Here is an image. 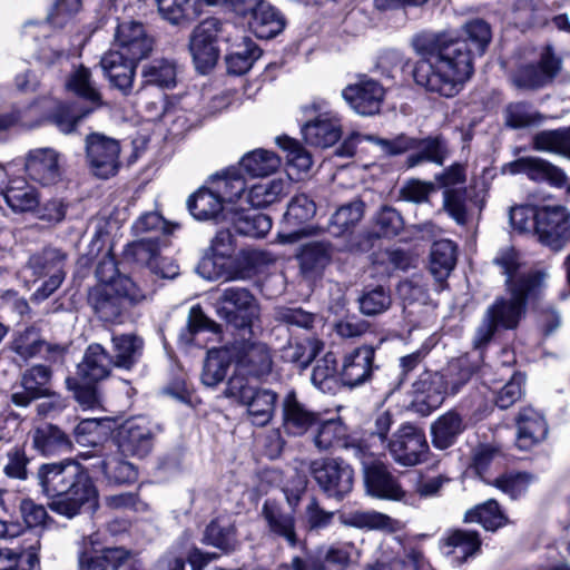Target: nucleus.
<instances>
[{
    "mask_svg": "<svg viewBox=\"0 0 570 570\" xmlns=\"http://www.w3.org/2000/svg\"><path fill=\"white\" fill-rule=\"evenodd\" d=\"M465 33L466 39L426 32L413 37L412 47L421 57L413 70L419 86L446 98L460 92L473 73V52L482 55L491 40L483 20L468 22Z\"/></svg>",
    "mask_w": 570,
    "mask_h": 570,
    "instance_id": "1",
    "label": "nucleus"
},
{
    "mask_svg": "<svg viewBox=\"0 0 570 570\" xmlns=\"http://www.w3.org/2000/svg\"><path fill=\"white\" fill-rule=\"evenodd\" d=\"M229 222L239 235L261 238L272 228V218L263 213H250L237 207H230L226 214Z\"/></svg>",
    "mask_w": 570,
    "mask_h": 570,
    "instance_id": "35",
    "label": "nucleus"
},
{
    "mask_svg": "<svg viewBox=\"0 0 570 570\" xmlns=\"http://www.w3.org/2000/svg\"><path fill=\"white\" fill-rule=\"evenodd\" d=\"M65 255L56 248H46L29 258V267L35 275L47 276L63 272Z\"/></svg>",
    "mask_w": 570,
    "mask_h": 570,
    "instance_id": "59",
    "label": "nucleus"
},
{
    "mask_svg": "<svg viewBox=\"0 0 570 570\" xmlns=\"http://www.w3.org/2000/svg\"><path fill=\"white\" fill-rule=\"evenodd\" d=\"M559 70L560 61L544 53L538 63L520 66L511 76V81L518 89L537 90L550 83Z\"/></svg>",
    "mask_w": 570,
    "mask_h": 570,
    "instance_id": "24",
    "label": "nucleus"
},
{
    "mask_svg": "<svg viewBox=\"0 0 570 570\" xmlns=\"http://www.w3.org/2000/svg\"><path fill=\"white\" fill-rule=\"evenodd\" d=\"M24 169L32 180L52 185L61 177L60 154L50 147L32 149L26 156Z\"/></svg>",
    "mask_w": 570,
    "mask_h": 570,
    "instance_id": "25",
    "label": "nucleus"
},
{
    "mask_svg": "<svg viewBox=\"0 0 570 570\" xmlns=\"http://www.w3.org/2000/svg\"><path fill=\"white\" fill-rule=\"evenodd\" d=\"M314 110L317 115L306 121L302 127V134L306 144L320 148H328L336 144L342 136L340 118L325 111V102H313L306 110Z\"/></svg>",
    "mask_w": 570,
    "mask_h": 570,
    "instance_id": "15",
    "label": "nucleus"
},
{
    "mask_svg": "<svg viewBox=\"0 0 570 570\" xmlns=\"http://www.w3.org/2000/svg\"><path fill=\"white\" fill-rule=\"evenodd\" d=\"M535 151L561 156L570 160V126L557 129H544L531 138Z\"/></svg>",
    "mask_w": 570,
    "mask_h": 570,
    "instance_id": "39",
    "label": "nucleus"
},
{
    "mask_svg": "<svg viewBox=\"0 0 570 570\" xmlns=\"http://www.w3.org/2000/svg\"><path fill=\"white\" fill-rule=\"evenodd\" d=\"M252 14L250 28L258 38H274L285 28L284 16L269 3L264 2Z\"/></svg>",
    "mask_w": 570,
    "mask_h": 570,
    "instance_id": "43",
    "label": "nucleus"
},
{
    "mask_svg": "<svg viewBox=\"0 0 570 570\" xmlns=\"http://www.w3.org/2000/svg\"><path fill=\"white\" fill-rule=\"evenodd\" d=\"M504 119L508 127L521 129L541 122L543 117L527 102H511L505 107Z\"/></svg>",
    "mask_w": 570,
    "mask_h": 570,
    "instance_id": "61",
    "label": "nucleus"
},
{
    "mask_svg": "<svg viewBox=\"0 0 570 570\" xmlns=\"http://www.w3.org/2000/svg\"><path fill=\"white\" fill-rule=\"evenodd\" d=\"M313 443L318 451H335L345 449L354 458L364 455L367 443L350 436L347 426L340 420L318 422Z\"/></svg>",
    "mask_w": 570,
    "mask_h": 570,
    "instance_id": "16",
    "label": "nucleus"
},
{
    "mask_svg": "<svg viewBox=\"0 0 570 570\" xmlns=\"http://www.w3.org/2000/svg\"><path fill=\"white\" fill-rule=\"evenodd\" d=\"M384 94V88L376 80L365 76L342 90L343 99L356 114L362 116L377 114L381 109Z\"/></svg>",
    "mask_w": 570,
    "mask_h": 570,
    "instance_id": "19",
    "label": "nucleus"
},
{
    "mask_svg": "<svg viewBox=\"0 0 570 570\" xmlns=\"http://www.w3.org/2000/svg\"><path fill=\"white\" fill-rule=\"evenodd\" d=\"M203 542L219 549L228 554L237 549L236 529L234 525H222L218 521H212L205 529Z\"/></svg>",
    "mask_w": 570,
    "mask_h": 570,
    "instance_id": "56",
    "label": "nucleus"
},
{
    "mask_svg": "<svg viewBox=\"0 0 570 570\" xmlns=\"http://www.w3.org/2000/svg\"><path fill=\"white\" fill-rule=\"evenodd\" d=\"M239 166L253 177L274 174L281 166L279 157L266 149H255L243 156Z\"/></svg>",
    "mask_w": 570,
    "mask_h": 570,
    "instance_id": "49",
    "label": "nucleus"
},
{
    "mask_svg": "<svg viewBox=\"0 0 570 570\" xmlns=\"http://www.w3.org/2000/svg\"><path fill=\"white\" fill-rule=\"evenodd\" d=\"M503 173L511 175H525L530 180L535 183H547L552 187L562 188L568 181L566 171L538 156L519 157L503 166Z\"/></svg>",
    "mask_w": 570,
    "mask_h": 570,
    "instance_id": "17",
    "label": "nucleus"
},
{
    "mask_svg": "<svg viewBox=\"0 0 570 570\" xmlns=\"http://www.w3.org/2000/svg\"><path fill=\"white\" fill-rule=\"evenodd\" d=\"M52 370L43 364H36L24 370L19 377L21 391H14L10 401L18 407H28L33 401L39 400L50 390Z\"/></svg>",
    "mask_w": 570,
    "mask_h": 570,
    "instance_id": "21",
    "label": "nucleus"
},
{
    "mask_svg": "<svg viewBox=\"0 0 570 570\" xmlns=\"http://www.w3.org/2000/svg\"><path fill=\"white\" fill-rule=\"evenodd\" d=\"M322 348L323 343L316 338L288 342L282 351V358L295 364L301 370H305Z\"/></svg>",
    "mask_w": 570,
    "mask_h": 570,
    "instance_id": "50",
    "label": "nucleus"
},
{
    "mask_svg": "<svg viewBox=\"0 0 570 570\" xmlns=\"http://www.w3.org/2000/svg\"><path fill=\"white\" fill-rule=\"evenodd\" d=\"M481 548V539L478 532L468 530H454L443 540V552L451 563L460 566L473 558Z\"/></svg>",
    "mask_w": 570,
    "mask_h": 570,
    "instance_id": "31",
    "label": "nucleus"
},
{
    "mask_svg": "<svg viewBox=\"0 0 570 570\" xmlns=\"http://www.w3.org/2000/svg\"><path fill=\"white\" fill-rule=\"evenodd\" d=\"M262 517L271 535L282 538L289 547L297 546L294 511H286L279 503L267 500L262 507Z\"/></svg>",
    "mask_w": 570,
    "mask_h": 570,
    "instance_id": "27",
    "label": "nucleus"
},
{
    "mask_svg": "<svg viewBox=\"0 0 570 570\" xmlns=\"http://www.w3.org/2000/svg\"><path fill=\"white\" fill-rule=\"evenodd\" d=\"M416 393L425 394V401L429 405L439 406L445 395H449V385L445 381V374L424 372L413 384Z\"/></svg>",
    "mask_w": 570,
    "mask_h": 570,
    "instance_id": "52",
    "label": "nucleus"
},
{
    "mask_svg": "<svg viewBox=\"0 0 570 570\" xmlns=\"http://www.w3.org/2000/svg\"><path fill=\"white\" fill-rule=\"evenodd\" d=\"M115 366L112 357L100 344H90L78 365L79 375L91 383L107 379Z\"/></svg>",
    "mask_w": 570,
    "mask_h": 570,
    "instance_id": "33",
    "label": "nucleus"
},
{
    "mask_svg": "<svg viewBox=\"0 0 570 570\" xmlns=\"http://www.w3.org/2000/svg\"><path fill=\"white\" fill-rule=\"evenodd\" d=\"M298 259L305 272L323 268L331 259L330 246L322 242L307 243L302 247Z\"/></svg>",
    "mask_w": 570,
    "mask_h": 570,
    "instance_id": "64",
    "label": "nucleus"
},
{
    "mask_svg": "<svg viewBox=\"0 0 570 570\" xmlns=\"http://www.w3.org/2000/svg\"><path fill=\"white\" fill-rule=\"evenodd\" d=\"M46 341L42 340L40 332L30 326L14 334L11 341V350L23 361L33 358L42 353Z\"/></svg>",
    "mask_w": 570,
    "mask_h": 570,
    "instance_id": "57",
    "label": "nucleus"
},
{
    "mask_svg": "<svg viewBox=\"0 0 570 570\" xmlns=\"http://www.w3.org/2000/svg\"><path fill=\"white\" fill-rule=\"evenodd\" d=\"M476 368L478 364H472L469 355H464L452 362L445 374V381L449 385V395L459 393L461 387L470 381Z\"/></svg>",
    "mask_w": 570,
    "mask_h": 570,
    "instance_id": "62",
    "label": "nucleus"
},
{
    "mask_svg": "<svg viewBox=\"0 0 570 570\" xmlns=\"http://www.w3.org/2000/svg\"><path fill=\"white\" fill-rule=\"evenodd\" d=\"M535 234L552 250H561L570 240V210L561 205L535 210Z\"/></svg>",
    "mask_w": 570,
    "mask_h": 570,
    "instance_id": "13",
    "label": "nucleus"
},
{
    "mask_svg": "<svg viewBox=\"0 0 570 570\" xmlns=\"http://www.w3.org/2000/svg\"><path fill=\"white\" fill-rule=\"evenodd\" d=\"M190 214L198 220L218 219L226 220L230 207L224 205L216 190L202 187L187 199Z\"/></svg>",
    "mask_w": 570,
    "mask_h": 570,
    "instance_id": "32",
    "label": "nucleus"
},
{
    "mask_svg": "<svg viewBox=\"0 0 570 570\" xmlns=\"http://www.w3.org/2000/svg\"><path fill=\"white\" fill-rule=\"evenodd\" d=\"M464 521L476 522L488 531H495L505 524L507 519L500 510L498 502L491 499L466 511Z\"/></svg>",
    "mask_w": 570,
    "mask_h": 570,
    "instance_id": "53",
    "label": "nucleus"
},
{
    "mask_svg": "<svg viewBox=\"0 0 570 570\" xmlns=\"http://www.w3.org/2000/svg\"><path fill=\"white\" fill-rule=\"evenodd\" d=\"M214 307L222 320L237 330H250L261 313L257 298L249 289L240 286L222 289Z\"/></svg>",
    "mask_w": 570,
    "mask_h": 570,
    "instance_id": "6",
    "label": "nucleus"
},
{
    "mask_svg": "<svg viewBox=\"0 0 570 570\" xmlns=\"http://www.w3.org/2000/svg\"><path fill=\"white\" fill-rule=\"evenodd\" d=\"M344 524L362 530H380L393 532L396 530V521L390 515L374 511H353L345 519Z\"/></svg>",
    "mask_w": 570,
    "mask_h": 570,
    "instance_id": "51",
    "label": "nucleus"
},
{
    "mask_svg": "<svg viewBox=\"0 0 570 570\" xmlns=\"http://www.w3.org/2000/svg\"><path fill=\"white\" fill-rule=\"evenodd\" d=\"M456 264V246L449 239L433 243L430 253V271L438 282H443Z\"/></svg>",
    "mask_w": 570,
    "mask_h": 570,
    "instance_id": "45",
    "label": "nucleus"
},
{
    "mask_svg": "<svg viewBox=\"0 0 570 570\" xmlns=\"http://www.w3.org/2000/svg\"><path fill=\"white\" fill-rule=\"evenodd\" d=\"M134 558V551L125 547H106L83 551L78 557L79 570H119Z\"/></svg>",
    "mask_w": 570,
    "mask_h": 570,
    "instance_id": "29",
    "label": "nucleus"
},
{
    "mask_svg": "<svg viewBox=\"0 0 570 570\" xmlns=\"http://www.w3.org/2000/svg\"><path fill=\"white\" fill-rule=\"evenodd\" d=\"M1 194L13 212H31L40 202L37 189L21 177L9 179Z\"/></svg>",
    "mask_w": 570,
    "mask_h": 570,
    "instance_id": "36",
    "label": "nucleus"
},
{
    "mask_svg": "<svg viewBox=\"0 0 570 570\" xmlns=\"http://www.w3.org/2000/svg\"><path fill=\"white\" fill-rule=\"evenodd\" d=\"M137 61L109 50L102 56L100 66L110 85L124 96H128L132 92Z\"/></svg>",
    "mask_w": 570,
    "mask_h": 570,
    "instance_id": "26",
    "label": "nucleus"
},
{
    "mask_svg": "<svg viewBox=\"0 0 570 570\" xmlns=\"http://www.w3.org/2000/svg\"><path fill=\"white\" fill-rule=\"evenodd\" d=\"M285 194V181L273 179L253 185L247 191L246 202L252 207H266L278 202Z\"/></svg>",
    "mask_w": 570,
    "mask_h": 570,
    "instance_id": "55",
    "label": "nucleus"
},
{
    "mask_svg": "<svg viewBox=\"0 0 570 570\" xmlns=\"http://www.w3.org/2000/svg\"><path fill=\"white\" fill-rule=\"evenodd\" d=\"M159 14L171 24L188 23L203 12V0H154Z\"/></svg>",
    "mask_w": 570,
    "mask_h": 570,
    "instance_id": "40",
    "label": "nucleus"
},
{
    "mask_svg": "<svg viewBox=\"0 0 570 570\" xmlns=\"http://www.w3.org/2000/svg\"><path fill=\"white\" fill-rule=\"evenodd\" d=\"M111 342L116 367L129 370L142 353L144 342L134 334L112 336Z\"/></svg>",
    "mask_w": 570,
    "mask_h": 570,
    "instance_id": "47",
    "label": "nucleus"
},
{
    "mask_svg": "<svg viewBox=\"0 0 570 570\" xmlns=\"http://www.w3.org/2000/svg\"><path fill=\"white\" fill-rule=\"evenodd\" d=\"M515 424V445L522 451L532 449L548 434V425L543 415L530 406L523 407L519 412Z\"/></svg>",
    "mask_w": 570,
    "mask_h": 570,
    "instance_id": "28",
    "label": "nucleus"
},
{
    "mask_svg": "<svg viewBox=\"0 0 570 570\" xmlns=\"http://www.w3.org/2000/svg\"><path fill=\"white\" fill-rule=\"evenodd\" d=\"M262 56V50L248 37H242V41L233 45L226 56V65L229 73L243 75L247 72L253 63Z\"/></svg>",
    "mask_w": 570,
    "mask_h": 570,
    "instance_id": "44",
    "label": "nucleus"
},
{
    "mask_svg": "<svg viewBox=\"0 0 570 570\" xmlns=\"http://www.w3.org/2000/svg\"><path fill=\"white\" fill-rule=\"evenodd\" d=\"M66 88L77 97L92 104L95 108L102 105L101 94L91 79V71L83 66L69 75Z\"/></svg>",
    "mask_w": 570,
    "mask_h": 570,
    "instance_id": "48",
    "label": "nucleus"
},
{
    "mask_svg": "<svg viewBox=\"0 0 570 570\" xmlns=\"http://www.w3.org/2000/svg\"><path fill=\"white\" fill-rule=\"evenodd\" d=\"M234 26L224 23L215 17L207 18L197 24L189 37V51L196 69L206 73L218 61V39Z\"/></svg>",
    "mask_w": 570,
    "mask_h": 570,
    "instance_id": "9",
    "label": "nucleus"
},
{
    "mask_svg": "<svg viewBox=\"0 0 570 570\" xmlns=\"http://www.w3.org/2000/svg\"><path fill=\"white\" fill-rule=\"evenodd\" d=\"M413 150L416 151L409 155L405 159L407 168H414L424 163L442 166L448 157L446 144L440 136H430L423 139L415 138V148Z\"/></svg>",
    "mask_w": 570,
    "mask_h": 570,
    "instance_id": "38",
    "label": "nucleus"
},
{
    "mask_svg": "<svg viewBox=\"0 0 570 570\" xmlns=\"http://www.w3.org/2000/svg\"><path fill=\"white\" fill-rule=\"evenodd\" d=\"M115 42L118 46V53L129 59L141 60L153 50L154 40L147 35L142 23L126 20L118 23L115 31Z\"/></svg>",
    "mask_w": 570,
    "mask_h": 570,
    "instance_id": "20",
    "label": "nucleus"
},
{
    "mask_svg": "<svg viewBox=\"0 0 570 570\" xmlns=\"http://www.w3.org/2000/svg\"><path fill=\"white\" fill-rule=\"evenodd\" d=\"M316 205L305 194L294 196L282 222L283 230L277 238L282 244H292L311 234L307 223L315 216Z\"/></svg>",
    "mask_w": 570,
    "mask_h": 570,
    "instance_id": "14",
    "label": "nucleus"
},
{
    "mask_svg": "<svg viewBox=\"0 0 570 570\" xmlns=\"http://www.w3.org/2000/svg\"><path fill=\"white\" fill-rule=\"evenodd\" d=\"M309 473L327 498L341 501L353 490L354 470L341 458L316 459L309 464Z\"/></svg>",
    "mask_w": 570,
    "mask_h": 570,
    "instance_id": "8",
    "label": "nucleus"
},
{
    "mask_svg": "<svg viewBox=\"0 0 570 570\" xmlns=\"http://www.w3.org/2000/svg\"><path fill=\"white\" fill-rule=\"evenodd\" d=\"M320 422L317 412L302 403L294 391L282 401V428L287 435L302 436Z\"/></svg>",
    "mask_w": 570,
    "mask_h": 570,
    "instance_id": "23",
    "label": "nucleus"
},
{
    "mask_svg": "<svg viewBox=\"0 0 570 570\" xmlns=\"http://www.w3.org/2000/svg\"><path fill=\"white\" fill-rule=\"evenodd\" d=\"M384 448L391 459L403 468L423 463L430 451L424 431L410 422L402 423L392 433Z\"/></svg>",
    "mask_w": 570,
    "mask_h": 570,
    "instance_id": "7",
    "label": "nucleus"
},
{
    "mask_svg": "<svg viewBox=\"0 0 570 570\" xmlns=\"http://www.w3.org/2000/svg\"><path fill=\"white\" fill-rule=\"evenodd\" d=\"M95 108L76 110L72 105L59 102L51 111L49 120L62 132L71 134L76 130L78 124Z\"/></svg>",
    "mask_w": 570,
    "mask_h": 570,
    "instance_id": "60",
    "label": "nucleus"
},
{
    "mask_svg": "<svg viewBox=\"0 0 570 570\" xmlns=\"http://www.w3.org/2000/svg\"><path fill=\"white\" fill-rule=\"evenodd\" d=\"M41 492L51 501L49 508L69 519L86 503H96L97 490L87 470L75 460L45 463L37 472Z\"/></svg>",
    "mask_w": 570,
    "mask_h": 570,
    "instance_id": "3",
    "label": "nucleus"
},
{
    "mask_svg": "<svg viewBox=\"0 0 570 570\" xmlns=\"http://www.w3.org/2000/svg\"><path fill=\"white\" fill-rule=\"evenodd\" d=\"M224 394L245 405L250 422L257 426H265L272 421L278 400L275 391L252 384L240 385L237 379L227 382Z\"/></svg>",
    "mask_w": 570,
    "mask_h": 570,
    "instance_id": "10",
    "label": "nucleus"
},
{
    "mask_svg": "<svg viewBox=\"0 0 570 570\" xmlns=\"http://www.w3.org/2000/svg\"><path fill=\"white\" fill-rule=\"evenodd\" d=\"M154 440V426L141 416L126 420L117 432V444L125 455L147 456L153 450Z\"/></svg>",
    "mask_w": 570,
    "mask_h": 570,
    "instance_id": "18",
    "label": "nucleus"
},
{
    "mask_svg": "<svg viewBox=\"0 0 570 570\" xmlns=\"http://www.w3.org/2000/svg\"><path fill=\"white\" fill-rule=\"evenodd\" d=\"M365 204L354 199L338 207L328 223V232L336 237L352 235L364 216Z\"/></svg>",
    "mask_w": 570,
    "mask_h": 570,
    "instance_id": "42",
    "label": "nucleus"
},
{
    "mask_svg": "<svg viewBox=\"0 0 570 570\" xmlns=\"http://www.w3.org/2000/svg\"><path fill=\"white\" fill-rule=\"evenodd\" d=\"M465 424L456 411H448L431 424L432 444L439 450L452 446L464 431Z\"/></svg>",
    "mask_w": 570,
    "mask_h": 570,
    "instance_id": "37",
    "label": "nucleus"
},
{
    "mask_svg": "<svg viewBox=\"0 0 570 570\" xmlns=\"http://www.w3.org/2000/svg\"><path fill=\"white\" fill-rule=\"evenodd\" d=\"M493 264L505 276L508 296L497 297L485 309L473 338L478 350L492 340L498 328H515L525 313L527 302L537 298L544 287L546 274L523 272L520 257L512 247L499 250Z\"/></svg>",
    "mask_w": 570,
    "mask_h": 570,
    "instance_id": "2",
    "label": "nucleus"
},
{
    "mask_svg": "<svg viewBox=\"0 0 570 570\" xmlns=\"http://www.w3.org/2000/svg\"><path fill=\"white\" fill-rule=\"evenodd\" d=\"M86 160L91 174L101 179L114 177L120 168V142L92 132L85 139Z\"/></svg>",
    "mask_w": 570,
    "mask_h": 570,
    "instance_id": "12",
    "label": "nucleus"
},
{
    "mask_svg": "<svg viewBox=\"0 0 570 570\" xmlns=\"http://www.w3.org/2000/svg\"><path fill=\"white\" fill-rule=\"evenodd\" d=\"M362 464L365 491L368 495L391 501H401L405 491L399 480L392 474L389 465L380 459L373 458L370 446H366L364 455L357 456Z\"/></svg>",
    "mask_w": 570,
    "mask_h": 570,
    "instance_id": "11",
    "label": "nucleus"
},
{
    "mask_svg": "<svg viewBox=\"0 0 570 570\" xmlns=\"http://www.w3.org/2000/svg\"><path fill=\"white\" fill-rule=\"evenodd\" d=\"M391 305V293L381 285L365 289L358 298L360 311L366 316L383 314Z\"/></svg>",
    "mask_w": 570,
    "mask_h": 570,
    "instance_id": "58",
    "label": "nucleus"
},
{
    "mask_svg": "<svg viewBox=\"0 0 570 570\" xmlns=\"http://www.w3.org/2000/svg\"><path fill=\"white\" fill-rule=\"evenodd\" d=\"M146 292L129 276H119L109 284H99L90 289L88 303L102 322H119L127 306L146 301Z\"/></svg>",
    "mask_w": 570,
    "mask_h": 570,
    "instance_id": "4",
    "label": "nucleus"
},
{
    "mask_svg": "<svg viewBox=\"0 0 570 570\" xmlns=\"http://www.w3.org/2000/svg\"><path fill=\"white\" fill-rule=\"evenodd\" d=\"M32 445L42 455H59L72 449L69 436L57 425L43 424L32 432Z\"/></svg>",
    "mask_w": 570,
    "mask_h": 570,
    "instance_id": "34",
    "label": "nucleus"
},
{
    "mask_svg": "<svg viewBox=\"0 0 570 570\" xmlns=\"http://www.w3.org/2000/svg\"><path fill=\"white\" fill-rule=\"evenodd\" d=\"M213 187L218 194L219 198L227 205V207H235L233 204L246 190L245 178L236 168H229L222 174L213 177Z\"/></svg>",
    "mask_w": 570,
    "mask_h": 570,
    "instance_id": "46",
    "label": "nucleus"
},
{
    "mask_svg": "<svg viewBox=\"0 0 570 570\" xmlns=\"http://www.w3.org/2000/svg\"><path fill=\"white\" fill-rule=\"evenodd\" d=\"M141 83L137 94L147 86H156L159 88L169 89L176 86L177 68L176 63L168 59H155L145 63L141 68Z\"/></svg>",
    "mask_w": 570,
    "mask_h": 570,
    "instance_id": "41",
    "label": "nucleus"
},
{
    "mask_svg": "<svg viewBox=\"0 0 570 570\" xmlns=\"http://www.w3.org/2000/svg\"><path fill=\"white\" fill-rule=\"evenodd\" d=\"M234 373L227 382L235 379L240 385L250 384V380L263 382L273 372L274 357L271 347L261 341L244 340L236 342L232 351Z\"/></svg>",
    "mask_w": 570,
    "mask_h": 570,
    "instance_id": "5",
    "label": "nucleus"
},
{
    "mask_svg": "<svg viewBox=\"0 0 570 570\" xmlns=\"http://www.w3.org/2000/svg\"><path fill=\"white\" fill-rule=\"evenodd\" d=\"M375 348L362 345L346 353L342 361L340 376L342 383L355 387L370 381L377 366L374 364Z\"/></svg>",
    "mask_w": 570,
    "mask_h": 570,
    "instance_id": "22",
    "label": "nucleus"
},
{
    "mask_svg": "<svg viewBox=\"0 0 570 570\" xmlns=\"http://www.w3.org/2000/svg\"><path fill=\"white\" fill-rule=\"evenodd\" d=\"M39 541L20 550H0V570H31L39 561Z\"/></svg>",
    "mask_w": 570,
    "mask_h": 570,
    "instance_id": "54",
    "label": "nucleus"
},
{
    "mask_svg": "<svg viewBox=\"0 0 570 570\" xmlns=\"http://www.w3.org/2000/svg\"><path fill=\"white\" fill-rule=\"evenodd\" d=\"M101 470L107 480L114 484L131 483L137 479L136 468L118 456H107L102 460Z\"/></svg>",
    "mask_w": 570,
    "mask_h": 570,
    "instance_id": "63",
    "label": "nucleus"
},
{
    "mask_svg": "<svg viewBox=\"0 0 570 570\" xmlns=\"http://www.w3.org/2000/svg\"><path fill=\"white\" fill-rule=\"evenodd\" d=\"M127 259L141 266H147L153 273L163 278H174L178 275V266H171L173 273H165L160 268V245L158 237L140 238L129 244L125 250Z\"/></svg>",
    "mask_w": 570,
    "mask_h": 570,
    "instance_id": "30",
    "label": "nucleus"
}]
</instances>
